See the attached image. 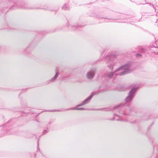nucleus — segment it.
Returning <instances> with one entry per match:
<instances>
[{"instance_id": "nucleus-1", "label": "nucleus", "mask_w": 158, "mask_h": 158, "mask_svg": "<svg viewBox=\"0 0 158 158\" xmlns=\"http://www.w3.org/2000/svg\"><path fill=\"white\" fill-rule=\"evenodd\" d=\"M130 72V67L129 64H126L116 69L114 73H108L106 74V77L111 78L114 75H123Z\"/></svg>"}, {"instance_id": "nucleus-2", "label": "nucleus", "mask_w": 158, "mask_h": 158, "mask_svg": "<svg viewBox=\"0 0 158 158\" xmlns=\"http://www.w3.org/2000/svg\"><path fill=\"white\" fill-rule=\"evenodd\" d=\"M137 88H133L130 92L128 96L126 99V101L127 102H129L131 101L133 97V95L135 93Z\"/></svg>"}, {"instance_id": "nucleus-3", "label": "nucleus", "mask_w": 158, "mask_h": 158, "mask_svg": "<svg viewBox=\"0 0 158 158\" xmlns=\"http://www.w3.org/2000/svg\"><path fill=\"white\" fill-rule=\"evenodd\" d=\"M95 71L94 70H92L87 72L86 77L89 79H91L93 78L95 74Z\"/></svg>"}, {"instance_id": "nucleus-4", "label": "nucleus", "mask_w": 158, "mask_h": 158, "mask_svg": "<svg viewBox=\"0 0 158 158\" xmlns=\"http://www.w3.org/2000/svg\"><path fill=\"white\" fill-rule=\"evenodd\" d=\"M92 98V96H90L89 97H88L87 98H86L85 101H84L81 104H79V105L77 106V107L78 106H81L84 105H85L86 103H87L90 100V99Z\"/></svg>"}, {"instance_id": "nucleus-5", "label": "nucleus", "mask_w": 158, "mask_h": 158, "mask_svg": "<svg viewBox=\"0 0 158 158\" xmlns=\"http://www.w3.org/2000/svg\"><path fill=\"white\" fill-rule=\"evenodd\" d=\"M58 73H56L55 76L53 77L52 79L51 80V81H54L58 76Z\"/></svg>"}, {"instance_id": "nucleus-6", "label": "nucleus", "mask_w": 158, "mask_h": 158, "mask_svg": "<svg viewBox=\"0 0 158 158\" xmlns=\"http://www.w3.org/2000/svg\"><path fill=\"white\" fill-rule=\"evenodd\" d=\"M74 110H85V109L84 108H77L76 107H75L74 109H73Z\"/></svg>"}, {"instance_id": "nucleus-7", "label": "nucleus", "mask_w": 158, "mask_h": 158, "mask_svg": "<svg viewBox=\"0 0 158 158\" xmlns=\"http://www.w3.org/2000/svg\"><path fill=\"white\" fill-rule=\"evenodd\" d=\"M123 121L125 122H126L127 121V120H123Z\"/></svg>"}, {"instance_id": "nucleus-8", "label": "nucleus", "mask_w": 158, "mask_h": 158, "mask_svg": "<svg viewBox=\"0 0 158 158\" xmlns=\"http://www.w3.org/2000/svg\"><path fill=\"white\" fill-rule=\"evenodd\" d=\"M138 55H139V56H140V55H139V54H138Z\"/></svg>"}]
</instances>
